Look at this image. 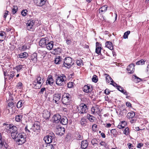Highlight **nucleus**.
<instances>
[{
  "label": "nucleus",
  "mask_w": 149,
  "mask_h": 149,
  "mask_svg": "<svg viewBox=\"0 0 149 149\" xmlns=\"http://www.w3.org/2000/svg\"><path fill=\"white\" fill-rule=\"evenodd\" d=\"M72 38L71 37H69L67 36L65 38V40L66 41V43L67 45H70L71 44L72 42Z\"/></svg>",
  "instance_id": "37"
},
{
  "label": "nucleus",
  "mask_w": 149,
  "mask_h": 149,
  "mask_svg": "<svg viewBox=\"0 0 149 149\" xmlns=\"http://www.w3.org/2000/svg\"><path fill=\"white\" fill-rule=\"evenodd\" d=\"M6 33L5 32L1 31L0 32V36L1 37V38L3 39L2 40H1L0 41H3V39L5 38Z\"/></svg>",
  "instance_id": "43"
},
{
  "label": "nucleus",
  "mask_w": 149,
  "mask_h": 149,
  "mask_svg": "<svg viewBox=\"0 0 149 149\" xmlns=\"http://www.w3.org/2000/svg\"><path fill=\"white\" fill-rule=\"evenodd\" d=\"M135 65L134 64L132 63L129 65L127 68L128 72L130 74L133 73L134 71Z\"/></svg>",
  "instance_id": "18"
},
{
  "label": "nucleus",
  "mask_w": 149,
  "mask_h": 149,
  "mask_svg": "<svg viewBox=\"0 0 149 149\" xmlns=\"http://www.w3.org/2000/svg\"><path fill=\"white\" fill-rule=\"evenodd\" d=\"M80 145L81 148L86 149L88 146V143L87 140H84L81 141Z\"/></svg>",
  "instance_id": "17"
},
{
  "label": "nucleus",
  "mask_w": 149,
  "mask_h": 149,
  "mask_svg": "<svg viewBox=\"0 0 149 149\" xmlns=\"http://www.w3.org/2000/svg\"><path fill=\"white\" fill-rule=\"evenodd\" d=\"M97 76L96 75H94L92 78V81L95 83H96L98 81Z\"/></svg>",
  "instance_id": "46"
},
{
  "label": "nucleus",
  "mask_w": 149,
  "mask_h": 149,
  "mask_svg": "<svg viewBox=\"0 0 149 149\" xmlns=\"http://www.w3.org/2000/svg\"><path fill=\"white\" fill-rule=\"evenodd\" d=\"M31 60L34 63L37 62V54L36 53H34L31 55Z\"/></svg>",
  "instance_id": "30"
},
{
  "label": "nucleus",
  "mask_w": 149,
  "mask_h": 149,
  "mask_svg": "<svg viewBox=\"0 0 149 149\" xmlns=\"http://www.w3.org/2000/svg\"><path fill=\"white\" fill-rule=\"evenodd\" d=\"M47 0H34L35 5L38 6L42 7L45 4Z\"/></svg>",
  "instance_id": "12"
},
{
  "label": "nucleus",
  "mask_w": 149,
  "mask_h": 149,
  "mask_svg": "<svg viewBox=\"0 0 149 149\" xmlns=\"http://www.w3.org/2000/svg\"><path fill=\"white\" fill-rule=\"evenodd\" d=\"M108 6L107 5H104L100 8L99 10L100 13L103 14L106 12Z\"/></svg>",
  "instance_id": "25"
},
{
  "label": "nucleus",
  "mask_w": 149,
  "mask_h": 149,
  "mask_svg": "<svg viewBox=\"0 0 149 149\" xmlns=\"http://www.w3.org/2000/svg\"><path fill=\"white\" fill-rule=\"evenodd\" d=\"M8 127V130L7 132L8 133H10L11 136L13 138L15 137L16 135L18 134L17 128L13 124H11L10 126H9Z\"/></svg>",
  "instance_id": "4"
},
{
  "label": "nucleus",
  "mask_w": 149,
  "mask_h": 149,
  "mask_svg": "<svg viewBox=\"0 0 149 149\" xmlns=\"http://www.w3.org/2000/svg\"><path fill=\"white\" fill-rule=\"evenodd\" d=\"M101 48L100 46L97 47H96L95 49V52L98 55H100V54H101Z\"/></svg>",
  "instance_id": "42"
},
{
  "label": "nucleus",
  "mask_w": 149,
  "mask_h": 149,
  "mask_svg": "<svg viewBox=\"0 0 149 149\" xmlns=\"http://www.w3.org/2000/svg\"><path fill=\"white\" fill-rule=\"evenodd\" d=\"M28 54L26 52L21 53L17 56V58L26 59L28 56Z\"/></svg>",
  "instance_id": "23"
},
{
  "label": "nucleus",
  "mask_w": 149,
  "mask_h": 149,
  "mask_svg": "<svg viewBox=\"0 0 149 149\" xmlns=\"http://www.w3.org/2000/svg\"><path fill=\"white\" fill-rule=\"evenodd\" d=\"M63 59L60 56H57L55 58L54 60L55 63L56 64L62 63H63Z\"/></svg>",
  "instance_id": "28"
},
{
  "label": "nucleus",
  "mask_w": 149,
  "mask_h": 149,
  "mask_svg": "<svg viewBox=\"0 0 149 149\" xmlns=\"http://www.w3.org/2000/svg\"><path fill=\"white\" fill-rule=\"evenodd\" d=\"M146 72L147 74L148 75H149V64L147 65V68L146 70Z\"/></svg>",
  "instance_id": "64"
},
{
  "label": "nucleus",
  "mask_w": 149,
  "mask_h": 149,
  "mask_svg": "<svg viewBox=\"0 0 149 149\" xmlns=\"http://www.w3.org/2000/svg\"><path fill=\"white\" fill-rule=\"evenodd\" d=\"M68 119L66 117H61L60 122L61 124L63 125H66L68 123Z\"/></svg>",
  "instance_id": "26"
},
{
  "label": "nucleus",
  "mask_w": 149,
  "mask_h": 149,
  "mask_svg": "<svg viewBox=\"0 0 149 149\" xmlns=\"http://www.w3.org/2000/svg\"><path fill=\"white\" fill-rule=\"evenodd\" d=\"M110 91L108 89H106L104 91V93L107 95H109L110 93Z\"/></svg>",
  "instance_id": "61"
},
{
  "label": "nucleus",
  "mask_w": 149,
  "mask_h": 149,
  "mask_svg": "<svg viewBox=\"0 0 149 149\" xmlns=\"http://www.w3.org/2000/svg\"><path fill=\"white\" fill-rule=\"evenodd\" d=\"M126 124V122L125 121H122L119 123L118 126V128L119 129H123L125 128V125Z\"/></svg>",
  "instance_id": "33"
},
{
  "label": "nucleus",
  "mask_w": 149,
  "mask_h": 149,
  "mask_svg": "<svg viewBox=\"0 0 149 149\" xmlns=\"http://www.w3.org/2000/svg\"><path fill=\"white\" fill-rule=\"evenodd\" d=\"M25 102L24 100H20L17 103V108H20L23 105Z\"/></svg>",
  "instance_id": "36"
},
{
  "label": "nucleus",
  "mask_w": 149,
  "mask_h": 149,
  "mask_svg": "<svg viewBox=\"0 0 149 149\" xmlns=\"http://www.w3.org/2000/svg\"><path fill=\"white\" fill-rule=\"evenodd\" d=\"M45 87L42 88H41L40 91H39V93L40 94H43L44 91H45Z\"/></svg>",
  "instance_id": "59"
},
{
  "label": "nucleus",
  "mask_w": 149,
  "mask_h": 149,
  "mask_svg": "<svg viewBox=\"0 0 149 149\" xmlns=\"http://www.w3.org/2000/svg\"><path fill=\"white\" fill-rule=\"evenodd\" d=\"M110 84L112 85L114 87H116L117 88L119 86V85H118L116 83L114 82L113 81V83H111Z\"/></svg>",
  "instance_id": "54"
},
{
  "label": "nucleus",
  "mask_w": 149,
  "mask_h": 149,
  "mask_svg": "<svg viewBox=\"0 0 149 149\" xmlns=\"http://www.w3.org/2000/svg\"><path fill=\"white\" fill-rule=\"evenodd\" d=\"M23 115H19L15 116V121L18 122H21L22 121Z\"/></svg>",
  "instance_id": "32"
},
{
  "label": "nucleus",
  "mask_w": 149,
  "mask_h": 149,
  "mask_svg": "<svg viewBox=\"0 0 149 149\" xmlns=\"http://www.w3.org/2000/svg\"><path fill=\"white\" fill-rule=\"evenodd\" d=\"M27 12V10L26 9H25L22 10L21 12V14L23 16H25L26 15V13Z\"/></svg>",
  "instance_id": "52"
},
{
  "label": "nucleus",
  "mask_w": 149,
  "mask_h": 149,
  "mask_svg": "<svg viewBox=\"0 0 149 149\" xmlns=\"http://www.w3.org/2000/svg\"><path fill=\"white\" fill-rule=\"evenodd\" d=\"M9 97L8 98V101H9L10 100L12 101L13 100V98L12 96V95L10 93H9Z\"/></svg>",
  "instance_id": "50"
},
{
  "label": "nucleus",
  "mask_w": 149,
  "mask_h": 149,
  "mask_svg": "<svg viewBox=\"0 0 149 149\" xmlns=\"http://www.w3.org/2000/svg\"><path fill=\"white\" fill-rule=\"evenodd\" d=\"M47 48L49 50H51L53 49L55 46L53 44V42L51 41L49 42H47L46 45Z\"/></svg>",
  "instance_id": "24"
},
{
  "label": "nucleus",
  "mask_w": 149,
  "mask_h": 149,
  "mask_svg": "<svg viewBox=\"0 0 149 149\" xmlns=\"http://www.w3.org/2000/svg\"><path fill=\"white\" fill-rule=\"evenodd\" d=\"M15 74V72L13 71L10 72L8 73H6V72H4V75L5 79H7L8 78L9 80L12 79Z\"/></svg>",
  "instance_id": "10"
},
{
  "label": "nucleus",
  "mask_w": 149,
  "mask_h": 149,
  "mask_svg": "<svg viewBox=\"0 0 149 149\" xmlns=\"http://www.w3.org/2000/svg\"><path fill=\"white\" fill-rule=\"evenodd\" d=\"M61 94L60 93H56L54 94L53 96V100L56 104H59L60 100L61 98Z\"/></svg>",
  "instance_id": "9"
},
{
  "label": "nucleus",
  "mask_w": 149,
  "mask_h": 149,
  "mask_svg": "<svg viewBox=\"0 0 149 149\" xmlns=\"http://www.w3.org/2000/svg\"><path fill=\"white\" fill-rule=\"evenodd\" d=\"M54 135L53 133L52 135H47L44 138V140L46 144L50 143L52 142L53 139L54 138Z\"/></svg>",
  "instance_id": "11"
},
{
  "label": "nucleus",
  "mask_w": 149,
  "mask_h": 149,
  "mask_svg": "<svg viewBox=\"0 0 149 149\" xmlns=\"http://www.w3.org/2000/svg\"><path fill=\"white\" fill-rule=\"evenodd\" d=\"M54 82V80L53 79L52 76L51 75H49L47 77L46 81V84L47 85L49 84L52 86L53 85Z\"/></svg>",
  "instance_id": "21"
},
{
  "label": "nucleus",
  "mask_w": 149,
  "mask_h": 149,
  "mask_svg": "<svg viewBox=\"0 0 149 149\" xmlns=\"http://www.w3.org/2000/svg\"><path fill=\"white\" fill-rule=\"evenodd\" d=\"M130 31H128L126 32H125L123 36V37L124 39H126L128 38V35L130 33Z\"/></svg>",
  "instance_id": "44"
},
{
  "label": "nucleus",
  "mask_w": 149,
  "mask_h": 149,
  "mask_svg": "<svg viewBox=\"0 0 149 149\" xmlns=\"http://www.w3.org/2000/svg\"><path fill=\"white\" fill-rule=\"evenodd\" d=\"M43 82V79H42L40 76H38L33 82V87L36 89H39L41 87Z\"/></svg>",
  "instance_id": "6"
},
{
  "label": "nucleus",
  "mask_w": 149,
  "mask_h": 149,
  "mask_svg": "<svg viewBox=\"0 0 149 149\" xmlns=\"http://www.w3.org/2000/svg\"><path fill=\"white\" fill-rule=\"evenodd\" d=\"M93 90L92 86L88 85H85L83 88V91L86 93H90Z\"/></svg>",
  "instance_id": "13"
},
{
  "label": "nucleus",
  "mask_w": 149,
  "mask_h": 149,
  "mask_svg": "<svg viewBox=\"0 0 149 149\" xmlns=\"http://www.w3.org/2000/svg\"><path fill=\"white\" fill-rule=\"evenodd\" d=\"M38 22L37 20L30 19L28 20L26 24L27 29L31 31H33L34 29V26H36Z\"/></svg>",
  "instance_id": "5"
},
{
  "label": "nucleus",
  "mask_w": 149,
  "mask_h": 149,
  "mask_svg": "<svg viewBox=\"0 0 149 149\" xmlns=\"http://www.w3.org/2000/svg\"><path fill=\"white\" fill-rule=\"evenodd\" d=\"M73 83L72 82H69L67 83V85L68 88H71L73 86Z\"/></svg>",
  "instance_id": "48"
},
{
  "label": "nucleus",
  "mask_w": 149,
  "mask_h": 149,
  "mask_svg": "<svg viewBox=\"0 0 149 149\" xmlns=\"http://www.w3.org/2000/svg\"><path fill=\"white\" fill-rule=\"evenodd\" d=\"M72 100V95L68 93H64L62 95L61 101L63 104L68 105Z\"/></svg>",
  "instance_id": "3"
},
{
  "label": "nucleus",
  "mask_w": 149,
  "mask_h": 149,
  "mask_svg": "<svg viewBox=\"0 0 149 149\" xmlns=\"http://www.w3.org/2000/svg\"><path fill=\"white\" fill-rule=\"evenodd\" d=\"M61 48L58 47H56V46L55 45L53 48L52 53L54 55H56L61 53Z\"/></svg>",
  "instance_id": "15"
},
{
  "label": "nucleus",
  "mask_w": 149,
  "mask_h": 149,
  "mask_svg": "<svg viewBox=\"0 0 149 149\" xmlns=\"http://www.w3.org/2000/svg\"><path fill=\"white\" fill-rule=\"evenodd\" d=\"M11 124H8V123H4L3 124V125L4 126H6L5 127V128L6 130V131L8 130V128L9 126H10Z\"/></svg>",
  "instance_id": "53"
},
{
  "label": "nucleus",
  "mask_w": 149,
  "mask_h": 149,
  "mask_svg": "<svg viewBox=\"0 0 149 149\" xmlns=\"http://www.w3.org/2000/svg\"><path fill=\"white\" fill-rule=\"evenodd\" d=\"M4 140L2 139V136L0 133V149H6L7 145L4 144Z\"/></svg>",
  "instance_id": "20"
},
{
  "label": "nucleus",
  "mask_w": 149,
  "mask_h": 149,
  "mask_svg": "<svg viewBox=\"0 0 149 149\" xmlns=\"http://www.w3.org/2000/svg\"><path fill=\"white\" fill-rule=\"evenodd\" d=\"M126 105L127 106L130 107V108L132 107V104H131V103L129 102H127L126 103Z\"/></svg>",
  "instance_id": "63"
},
{
  "label": "nucleus",
  "mask_w": 149,
  "mask_h": 149,
  "mask_svg": "<svg viewBox=\"0 0 149 149\" xmlns=\"http://www.w3.org/2000/svg\"><path fill=\"white\" fill-rule=\"evenodd\" d=\"M15 138L13 139H15L16 142L19 145L24 143L26 141V136L24 133H19L17 134Z\"/></svg>",
  "instance_id": "1"
},
{
  "label": "nucleus",
  "mask_w": 149,
  "mask_h": 149,
  "mask_svg": "<svg viewBox=\"0 0 149 149\" xmlns=\"http://www.w3.org/2000/svg\"><path fill=\"white\" fill-rule=\"evenodd\" d=\"M66 80L67 77L64 74H58L55 80L56 83L58 86H63L64 85Z\"/></svg>",
  "instance_id": "2"
},
{
  "label": "nucleus",
  "mask_w": 149,
  "mask_h": 149,
  "mask_svg": "<svg viewBox=\"0 0 149 149\" xmlns=\"http://www.w3.org/2000/svg\"><path fill=\"white\" fill-rule=\"evenodd\" d=\"M132 77L134 81L136 83L139 82L141 80V79L137 77L136 75H133Z\"/></svg>",
  "instance_id": "41"
},
{
  "label": "nucleus",
  "mask_w": 149,
  "mask_h": 149,
  "mask_svg": "<svg viewBox=\"0 0 149 149\" xmlns=\"http://www.w3.org/2000/svg\"><path fill=\"white\" fill-rule=\"evenodd\" d=\"M22 83L19 82L17 83V87L19 88H22Z\"/></svg>",
  "instance_id": "58"
},
{
  "label": "nucleus",
  "mask_w": 149,
  "mask_h": 149,
  "mask_svg": "<svg viewBox=\"0 0 149 149\" xmlns=\"http://www.w3.org/2000/svg\"><path fill=\"white\" fill-rule=\"evenodd\" d=\"M123 94L125 95L126 96H128L129 94V93L127 92L126 90H124L122 92Z\"/></svg>",
  "instance_id": "57"
},
{
  "label": "nucleus",
  "mask_w": 149,
  "mask_h": 149,
  "mask_svg": "<svg viewBox=\"0 0 149 149\" xmlns=\"http://www.w3.org/2000/svg\"><path fill=\"white\" fill-rule=\"evenodd\" d=\"M145 62V61L142 59L137 61L136 64L137 65H143L144 64Z\"/></svg>",
  "instance_id": "45"
},
{
  "label": "nucleus",
  "mask_w": 149,
  "mask_h": 149,
  "mask_svg": "<svg viewBox=\"0 0 149 149\" xmlns=\"http://www.w3.org/2000/svg\"><path fill=\"white\" fill-rule=\"evenodd\" d=\"M116 131L115 129H113L111 130V133L113 135H114L116 134Z\"/></svg>",
  "instance_id": "56"
},
{
  "label": "nucleus",
  "mask_w": 149,
  "mask_h": 149,
  "mask_svg": "<svg viewBox=\"0 0 149 149\" xmlns=\"http://www.w3.org/2000/svg\"><path fill=\"white\" fill-rule=\"evenodd\" d=\"M97 140L96 139H93L91 141V143L93 144L94 145V144H97L96 142Z\"/></svg>",
  "instance_id": "60"
},
{
  "label": "nucleus",
  "mask_w": 149,
  "mask_h": 149,
  "mask_svg": "<svg viewBox=\"0 0 149 149\" xmlns=\"http://www.w3.org/2000/svg\"><path fill=\"white\" fill-rule=\"evenodd\" d=\"M47 40V39H46L45 38H42L40 40L39 42L40 46L42 47L46 46V45L48 42L46 41Z\"/></svg>",
  "instance_id": "22"
},
{
  "label": "nucleus",
  "mask_w": 149,
  "mask_h": 149,
  "mask_svg": "<svg viewBox=\"0 0 149 149\" xmlns=\"http://www.w3.org/2000/svg\"><path fill=\"white\" fill-rule=\"evenodd\" d=\"M106 80L107 82L109 83L111 82V83L113 82V80L111 78L109 75L108 74H106Z\"/></svg>",
  "instance_id": "40"
},
{
  "label": "nucleus",
  "mask_w": 149,
  "mask_h": 149,
  "mask_svg": "<svg viewBox=\"0 0 149 149\" xmlns=\"http://www.w3.org/2000/svg\"><path fill=\"white\" fill-rule=\"evenodd\" d=\"M24 65H19L16 66L15 69H16L17 72H19L21 70H22V69L24 68Z\"/></svg>",
  "instance_id": "38"
},
{
  "label": "nucleus",
  "mask_w": 149,
  "mask_h": 149,
  "mask_svg": "<svg viewBox=\"0 0 149 149\" xmlns=\"http://www.w3.org/2000/svg\"><path fill=\"white\" fill-rule=\"evenodd\" d=\"M143 146V144L142 143H139L137 146V148H141Z\"/></svg>",
  "instance_id": "62"
},
{
  "label": "nucleus",
  "mask_w": 149,
  "mask_h": 149,
  "mask_svg": "<svg viewBox=\"0 0 149 149\" xmlns=\"http://www.w3.org/2000/svg\"><path fill=\"white\" fill-rule=\"evenodd\" d=\"M87 118L91 122H93L95 120V117L92 116L88 114L87 115Z\"/></svg>",
  "instance_id": "39"
},
{
  "label": "nucleus",
  "mask_w": 149,
  "mask_h": 149,
  "mask_svg": "<svg viewBox=\"0 0 149 149\" xmlns=\"http://www.w3.org/2000/svg\"><path fill=\"white\" fill-rule=\"evenodd\" d=\"M31 128L34 132H36V130H40V126L37 123H35L33 125Z\"/></svg>",
  "instance_id": "27"
},
{
  "label": "nucleus",
  "mask_w": 149,
  "mask_h": 149,
  "mask_svg": "<svg viewBox=\"0 0 149 149\" xmlns=\"http://www.w3.org/2000/svg\"><path fill=\"white\" fill-rule=\"evenodd\" d=\"M14 106V103L12 102H10L8 103V106L10 108H12Z\"/></svg>",
  "instance_id": "55"
},
{
  "label": "nucleus",
  "mask_w": 149,
  "mask_h": 149,
  "mask_svg": "<svg viewBox=\"0 0 149 149\" xmlns=\"http://www.w3.org/2000/svg\"><path fill=\"white\" fill-rule=\"evenodd\" d=\"M76 63L77 65L80 66L82 63L83 64V61L81 59L77 60L76 61Z\"/></svg>",
  "instance_id": "47"
},
{
  "label": "nucleus",
  "mask_w": 149,
  "mask_h": 149,
  "mask_svg": "<svg viewBox=\"0 0 149 149\" xmlns=\"http://www.w3.org/2000/svg\"><path fill=\"white\" fill-rule=\"evenodd\" d=\"M61 117L59 114H57L53 116L52 120L53 122L58 123L60 121Z\"/></svg>",
  "instance_id": "14"
},
{
  "label": "nucleus",
  "mask_w": 149,
  "mask_h": 149,
  "mask_svg": "<svg viewBox=\"0 0 149 149\" xmlns=\"http://www.w3.org/2000/svg\"><path fill=\"white\" fill-rule=\"evenodd\" d=\"M62 63L63 65L62 66H63L68 68H70L74 64L72 62V58L70 57H67L63 59Z\"/></svg>",
  "instance_id": "7"
},
{
  "label": "nucleus",
  "mask_w": 149,
  "mask_h": 149,
  "mask_svg": "<svg viewBox=\"0 0 149 149\" xmlns=\"http://www.w3.org/2000/svg\"><path fill=\"white\" fill-rule=\"evenodd\" d=\"M80 123L82 126H85L86 125L87 122V120L84 117L82 118L80 120Z\"/></svg>",
  "instance_id": "34"
},
{
  "label": "nucleus",
  "mask_w": 149,
  "mask_h": 149,
  "mask_svg": "<svg viewBox=\"0 0 149 149\" xmlns=\"http://www.w3.org/2000/svg\"><path fill=\"white\" fill-rule=\"evenodd\" d=\"M57 129V132L60 135L62 136L65 133V130L64 127L58 126Z\"/></svg>",
  "instance_id": "16"
},
{
  "label": "nucleus",
  "mask_w": 149,
  "mask_h": 149,
  "mask_svg": "<svg viewBox=\"0 0 149 149\" xmlns=\"http://www.w3.org/2000/svg\"><path fill=\"white\" fill-rule=\"evenodd\" d=\"M129 130L128 127H126L124 131V133L126 135H128L129 133Z\"/></svg>",
  "instance_id": "49"
},
{
  "label": "nucleus",
  "mask_w": 149,
  "mask_h": 149,
  "mask_svg": "<svg viewBox=\"0 0 149 149\" xmlns=\"http://www.w3.org/2000/svg\"><path fill=\"white\" fill-rule=\"evenodd\" d=\"M28 49L27 46L26 45L22 46L21 47L20 49L21 50L25 51Z\"/></svg>",
  "instance_id": "51"
},
{
  "label": "nucleus",
  "mask_w": 149,
  "mask_h": 149,
  "mask_svg": "<svg viewBox=\"0 0 149 149\" xmlns=\"http://www.w3.org/2000/svg\"><path fill=\"white\" fill-rule=\"evenodd\" d=\"M77 112L78 114L80 115L86 113L88 111V108L86 104L82 103L77 107Z\"/></svg>",
  "instance_id": "8"
},
{
  "label": "nucleus",
  "mask_w": 149,
  "mask_h": 149,
  "mask_svg": "<svg viewBox=\"0 0 149 149\" xmlns=\"http://www.w3.org/2000/svg\"><path fill=\"white\" fill-rule=\"evenodd\" d=\"M50 112L46 110H44L42 113V117L46 119H48L50 117Z\"/></svg>",
  "instance_id": "19"
},
{
  "label": "nucleus",
  "mask_w": 149,
  "mask_h": 149,
  "mask_svg": "<svg viewBox=\"0 0 149 149\" xmlns=\"http://www.w3.org/2000/svg\"><path fill=\"white\" fill-rule=\"evenodd\" d=\"M105 44L106 47L110 50H112L113 49V47L111 42L110 41H107L105 43Z\"/></svg>",
  "instance_id": "31"
},
{
  "label": "nucleus",
  "mask_w": 149,
  "mask_h": 149,
  "mask_svg": "<svg viewBox=\"0 0 149 149\" xmlns=\"http://www.w3.org/2000/svg\"><path fill=\"white\" fill-rule=\"evenodd\" d=\"M135 115V113L133 111H131L127 113V117L128 118H132L134 117Z\"/></svg>",
  "instance_id": "35"
},
{
  "label": "nucleus",
  "mask_w": 149,
  "mask_h": 149,
  "mask_svg": "<svg viewBox=\"0 0 149 149\" xmlns=\"http://www.w3.org/2000/svg\"><path fill=\"white\" fill-rule=\"evenodd\" d=\"M38 52L40 55L43 56V58L45 57L47 54L46 51L39 49L38 50Z\"/></svg>",
  "instance_id": "29"
}]
</instances>
